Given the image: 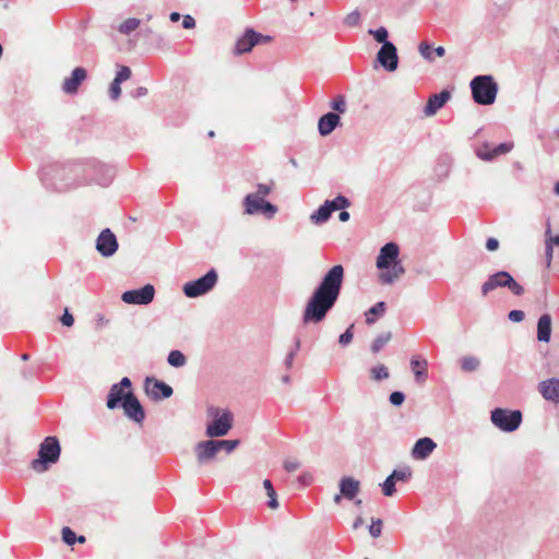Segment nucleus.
I'll use <instances>...</instances> for the list:
<instances>
[{
  "label": "nucleus",
  "instance_id": "1",
  "mask_svg": "<svg viewBox=\"0 0 559 559\" xmlns=\"http://www.w3.org/2000/svg\"><path fill=\"white\" fill-rule=\"evenodd\" d=\"M343 278V266L334 265L317 287V322L323 320L328 311L335 305L341 293Z\"/></svg>",
  "mask_w": 559,
  "mask_h": 559
},
{
  "label": "nucleus",
  "instance_id": "2",
  "mask_svg": "<svg viewBox=\"0 0 559 559\" xmlns=\"http://www.w3.org/2000/svg\"><path fill=\"white\" fill-rule=\"evenodd\" d=\"M400 249L394 242L385 243L379 252L376 265L382 272L379 281L382 284L390 285L397 281L405 272L401 261H399Z\"/></svg>",
  "mask_w": 559,
  "mask_h": 559
},
{
  "label": "nucleus",
  "instance_id": "3",
  "mask_svg": "<svg viewBox=\"0 0 559 559\" xmlns=\"http://www.w3.org/2000/svg\"><path fill=\"white\" fill-rule=\"evenodd\" d=\"M61 448L56 437H47L39 445L38 457L33 460L31 467L36 473H44L51 464L58 462Z\"/></svg>",
  "mask_w": 559,
  "mask_h": 559
},
{
  "label": "nucleus",
  "instance_id": "4",
  "mask_svg": "<svg viewBox=\"0 0 559 559\" xmlns=\"http://www.w3.org/2000/svg\"><path fill=\"white\" fill-rule=\"evenodd\" d=\"M206 413L211 418L205 430L207 437H224L233 428L234 416L228 409L210 406Z\"/></svg>",
  "mask_w": 559,
  "mask_h": 559
},
{
  "label": "nucleus",
  "instance_id": "5",
  "mask_svg": "<svg viewBox=\"0 0 559 559\" xmlns=\"http://www.w3.org/2000/svg\"><path fill=\"white\" fill-rule=\"evenodd\" d=\"M471 90L473 99L479 105H491L495 103L498 85L490 75H479L472 80Z\"/></svg>",
  "mask_w": 559,
  "mask_h": 559
},
{
  "label": "nucleus",
  "instance_id": "6",
  "mask_svg": "<svg viewBox=\"0 0 559 559\" xmlns=\"http://www.w3.org/2000/svg\"><path fill=\"white\" fill-rule=\"evenodd\" d=\"M242 205L246 215H261L266 219H272L278 211L276 205L265 199L249 193L243 198Z\"/></svg>",
  "mask_w": 559,
  "mask_h": 559
},
{
  "label": "nucleus",
  "instance_id": "7",
  "mask_svg": "<svg viewBox=\"0 0 559 559\" xmlns=\"http://www.w3.org/2000/svg\"><path fill=\"white\" fill-rule=\"evenodd\" d=\"M218 280V275L214 269L210 270L202 277L187 282L183 287V294L189 298H197L211 292Z\"/></svg>",
  "mask_w": 559,
  "mask_h": 559
},
{
  "label": "nucleus",
  "instance_id": "8",
  "mask_svg": "<svg viewBox=\"0 0 559 559\" xmlns=\"http://www.w3.org/2000/svg\"><path fill=\"white\" fill-rule=\"evenodd\" d=\"M490 419L491 423L500 430L512 432L520 427L522 423V413L520 411L495 408L491 412Z\"/></svg>",
  "mask_w": 559,
  "mask_h": 559
},
{
  "label": "nucleus",
  "instance_id": "9",
  "mask_svg": "<svg viewBox=\"0 0 559 559\" xmlns=\"http://www.w3.org/2000/svg\"><path fill=\"white\" fill-rule=\"evenodd\" d=\"M499 287H508L516 296H521L524 293L523 287L508 272L504 271L490 275L489 278L483 284L481 293L483 295H487L489 292Z\"/></svg>",
  "mask_w": 559,
  "mask_h": 559
},
{
  "label": "nucleus",
  "instance_id": "10",
  "mask_svg": "<svg viewBox=\"0 0 559 559\" xmlns=\"http://www.w3.org/2000/svg\"><path fill=\"white\" fill-rule=\"evenodd\" d=\"M155 288L151 284H146L140 289L127 290L122 294L121 299L129 305H148L153 301Z\"/></svg>",
  "mask_w": 559,
  "mask_h": 559
},
{
  "label": "nucleus",
  "instance_id": "11",
  "mask_svg": "<svg viewBox=\"0 0 559 559\" xmlns=\"http://www.w3.org/2000/svg\"><path fill=\"white\" fill-rule=\"evenodd\" d=\"M96 250L100 255L109 258L118 250V241L115 234L109 229H103L96 239Z\"/></svg>",
  "mask_w": 559,
  "mask_h": 559
},
{
  "label": "nucleus",
  "instance_id": "12",
  "mask_svg": "<svg viewBox=\"0 0 559 559\" xmlns=\"http://www.w3.org/2000/svg\"><path fill=\"white\" fill-rule=\"evenodd\" d=\"M377 61L389 72H393L399 66L397 49L393 43L382 45L377 53Z\"/></svg>",
  "mask_w": 559,
  "mask_h": 559
},
{
  "label": "nucleus",
  "instance_id": "13",
  "mask_svg": "<svg viewBox=\"0 0 559 559\" xmlns=\"http://www.w3.org/2000/svg\"><path fill=\"white\" fill-rule=\"evenodd\" d=\"M348 206L349 201L343 195L325 201L324 204L317 210V223L326 222L333 212L345 210Z\"/></svg>",
  "mask_w": 559,
  "mask_h": 559
},
{
  "label": "nucleus",
  "instance_id": "14",
  "mask_svg": "<svg viewBox=\"0 0 559 559\" xmlns=\"http://www.w3.org/2000/svg\"><path fill=\"white\" fill-rule=\"evenodd\" d=\"M122 407L126 416L141 424L145 418V413L140 404L139 400L133 395L131 391H128L122 402Z\"/></svg>",
  "mask_w": 559,
  "mask_h": 559
},
{
  "label": "nucleus",
  "instance_id": "15",
  "mask_svg": "<svg viewBox=\"0 0 559 559\" xmlns=\"http://www.w3.org/2000/svg\"><path fill=\"white\" fill-rule=\"evenodd\" d=\"M262 34L257 33L252 28H247L241 37L235 44L234 53L239 56L251 51V49L260 44Z\"/></svg>",
  "mask_w": 559,
  "mask_h": 559
},
{
  "label": "nucleus",
  "instance_id": "16",
  "mask_svg": "<svg viewBox=\"0 0 559 559\" xmlns=\"http://www.w3.org/2000/svg\"><path fill=\"white\" fill-rule=\"evenodd\" d=\"M215 440L200 441L194 447V452L199 465H206L212 462L217 452Z\"/></svg>",
  "mask_w": 559,
  "mask_h": 559
},
{
  "label": "nucleus",
  "instance_id": "17",
  "mask_svg": "<svg viewBox=\"0 0 559 559\" xmlns=\"http://www.w3.org/2000/svg\"><path fill=\"white\" fill-rule=\"evenodd\" d=\"M145 392L152 400L158 401L170 397L173 389L163 381L147 378L145 381Z\"/></svg>",
  "mask_w": 559,
  "mask_h": 559
},
{
  "label": "nucleus",
  "instance_id": "18",
  "mask_svg": "<svg viewBox=\"0 0 559 559\" xmlns=\"http://www.w3.org/2000/svg\"><path fill=\"white\" fill-rule=\"evenodd\" d=\"M131 381L129 378L124 377L121 379L119 383L114 384L110 388L108 397H107V407L109 409H114L118 407V405L124 401L126 393L123 390L130 389Z\"/></svg>",
  "mask_w": 559,
  "mask_h": 559
},
{
  "label": "nucleus",
  "instance_id": "19",
  "mask_svg": "<svg viewBox=\"0 0 559 559\" xmlns=\"http://www.w3.org/2000/svg\"><path fill=\"white\" fill-rule=\"evenodd\" d=\"M538 392L544 400L559 404V379L549 378L538 383Z\"/></svg>",
  "mask_w": 559,
  "mask_h": 559
},
{
  "label": "nucleus",
  "instance_id": "20",
  "mask_svg": "<svg viewBox=\"0 0 559 559\" xmlns=\"http://www.w3.org/2000/svg\"><path fill=\"white\" fill-rule=\"evenodd\" d=\"M87 72L84 68H75L71 75L66 78L62 84V91L67 94H75L79 86L86 80Z\"/></svg>",
  "mask_w": 559,
  "mask_h": 559
},
{
  "label": "nucleus",
  "instance_id": "21",
  "mask_svg": "<svg viewBox=\"0 0 559 559\" xmlns=\"http://www.w3.org/2000/svg\"><path fill=\"white\" fill-rule=\"evenodd\" d=\"M437 448V443L429 437L418 439L413 449L412 456L415 460H426Z\"/></svg>",
  "mask_w": 559,
  "mask_h": 559
},
{
  "label": "nucleus",
  "instance_id": "22",
  "mask_svg": "<svg viewBox=\"0 0 559 559\" xmlns=\"http://www.w3.org/2000/svg\"><path fill=\"white\" fill-rule=\"evenodd\" d=\"M450 97L451 94L449 91H442L440 94L431 95L424 108L425 116H435L437 111L445 105Z\"/></svg>",
  "mask_w": 559,
  "mask_h": 559
},
{
  "label": "nucleus",
  "instance_id": "23",
  "mask_svg": "<svg viewBox=\"0 0 559 559\" xmlns=\"http://www.w3.org/2000/svg\"><path fill=\"white\" fill-rule=\"evenodd\" d=\"M340 115L336 112L323 115L318 121L319 133L323 136L329 135L340 124Z\"/></svg>",
  "mask_w": 559,
  "mask_h": 559
},
{
  "label": "nucleus",
  "instance_id": "24",
  "mask_svg": "<svg viewBox=\"0 0 559 559\" xmlns=\"http://www.w3.org/2000/svg\"><path fill=\"white\" fill-rule=\"evenodd\" d=\"M360 483L353 477H343L340 481L341 495L347 499H354L359 491Z\"/></svg>",
  "mask_w": 559,
  "mask_h": 559
},
{
  "label": "nucleus",
  "instance_id": "25",
  "mask_svg": "<svg viewBox=\"0 0 559 559\" xmlns=\"http://www.w3.org/2000/svg\"><path fill=\"white\" fill-rule=\"evenodd\" d=\"M551 334V318L549 314H543L537 323V338L539 342H549Z\"/></svg>",
  "mask_w": 559,
  "mask_h": 559
},
{
  "label": "nucleus",
  "instance_id": "26",
  "mask_svg": "<svg viewBox=\"0 0 559 559\" xmlns=\"http://www.w3.org/2000/svg\"><path fill=\"white\" fill-rule=\"evenodd\" d=\"M428 362L426 359H420L418 356H413L411 359V368L418 381L427 377Z\"/></svg>",
  "mask_w": 559,
  "mask_h": 559
},
{
  "label": "nucleus",
  "instance_id": "27",
  "mask_svg": "<svg viewBox=\"0 0 559 559\" xmlns=\"http://www.w3.org/2000/svg\"><path fill=\"white\" fill-rule=\"evenodd\" d=\"M461 369L465 372L476 371L480 366V360L476 356H463L460 359Z\"/></svg>",
  "mask_w": 559,
  "mask_h": 559
},
{
  "label": "nucleus",
  "instance_id": "28",
  "mask_svg": "<svg viewBox=\"0 0 559 559\" xmlns=\"http://www.w3.org/2000/svg\"><path fill=\"white\" fill-rule=\"evenodd\" d=\"M141 24V21L135 17H130L123 21L119 27L118 31L123 35H129L132 32H134Z\"/></svg>",
  "mask_w": 559,
  "mask_h": 559
},
{
  "label": "nucleus",
  "instance_id": "29",
  "mask_svg": "<svg viewBox=\"0 0 559 559\" xmlns=\"http://www.w3.org/2000/svg\"><path fill=\"white\" fill-rule=\"evenodd\" d=\"M263 487L266 491V495L267 497L270 498L269 501H267V507L275 510L278 508V501H277V497H276V492L273 488V485L271 483V480L269 479H264L263 481Z\"/></svg>",
  "mask_w": 559,
  "mask_h": 559
},
{
  "label": "nucleus",
  "instance_id": "30",
  "mask_svg": "<svg viewBox=\"0 0 559 559\" xmlns=\"http://www.w3.org/2000/svg\"><path fill=\"white\" fill-rule=\"evenodd\" d=\"M385 311V304L383 301L377 302L366 312V322L372 324L376 319L374 316H382Z\"/></svg>",
  "mask_w": 559,
  "mask_h": 559
},
{
  "label": "nucleus",
  "instance_id": "31",
  "mask_svg": "<svg viewBox=\"0 0 559 559\" xmlns=\"http://www.w3.org/2000/svg\"><path fill=\"white\" fill-rule=\"evenodd\" d=\"M167 361L170 366L180 368L187 364L186 356L180 350H171L168 354Z\"/></svg>",
  "mask_w": 559,
  "mask_h": 559
},
{
  "label": "nucleus",
  "instance_id": "32",
  "mask_svg": "<svg viewBox=\"0 0 559 559\" xmlns=\"http://www.w3.org/2000/svg\"><path fill=\"white\" fill-rule=\"evenodd\" d=\"M217 452L225 451L231 453L240 443L239 440H215Z\"/></svg>",
  "mask_w": 559,
  "mask_h": 559
},
{
  "label": "nucleus",
  "instance_id": "33",
  "mask_svg": "<svg viewBox=\"0 0 559 559\" xmlns=\"http://www.w3.org/2000/svg\"><path fill=\"white\" fill-rule=\"evenodd\" d=\"M314 320V293L310 296L307 302V307L304 313V324H307Z\"/></svg>",
  "mask_w": 559,
  "mask_h": 559
},
{
  "label": "nucleus",
  "instance_id": "34",
  "mask_svg": "<svg viewBox=\"0 0 559 559\" xmlns=\"http://www.w3.org/2000/svg\"><path fill=\"white\" fill-rule=\"evenodd\" d=\"M369 34L374 38L376 41L385 45V43H390L388 40L389 33L385 27L381 26L377 29H369Z\"/></svg>",
  "mask_w": 559,
  "mask_h": 559
},
{
  "label": "nucleus",
  "instance_id": "35",
  "mask_svg": "<svg viewBox=\"0 0 559 559\" xmlns=\"http://www.w3.org/2000/svg\"><path fill=\"white\" fill-rule=\"evenodd\" d=\"M389 476L395 481H407L412 476V472L409 467H405L401 469H394Z\"/></svg>",
  "mask_w": 559,
  "mask_h": 559
},
{
  "label": "nucleus",
  "instance_id": "36",
  "mask_svg": "<svg viewBox=\"0 0 559 559\" xmlns=\"http://www.w3.org/2000/svg\"><path fill=\"white\" fill-rule=\"evenodd\" d=\"M390 340L391 333H384L379 335L371 345L372 352L378 353Z\"/></svg>",
  "mask_w": 559,
  "mask_h": 559
},
{
  "label": "nucleus",
  "instance_id": "37",
  "mask_svg": "<svg viewBox=\"0 0 559 559\" xmlns=\"http://www.w3.org/2000/svg\"><path fill=\"white\" fill-rule=\"evenodd\" d=\"M273 183H258L257 191L251 194L265 199L273 191Z\"/></svg>",
  "mask_w": 559,
  "mask_h": 559
},
{
  "label": "nucleus",
  "instance_id": "38",
  "mask_svg": "<svg viewBox=\"0 0 559 559\" xmlns=\"http://www.w3.org/2000/svg\"><path fill=\"white\" fill-rule=\"evenodd\" d=\"M395 480L392 479L390 476L386 477V479L383 481V484L381 485L382 487V492L385 497H392L396 489H395Z\"/></svg>",
  "mask_w": 559,
  "mask_h": 559
},
{
  "label": "nucleus",
  "instance_id": "39",
  "mask_svg": "<svg viewBox=\"0 0 559 559\" xmlns=\"http://www.w3.org/2000/svg\"><path fill=\"white\" fill-rule=\"evenodd\" d=\"M372 378L377 381L389 378L388 368L384 365H378L371 369Z\"/></svg>",
  "mask_w": 559,
  "mask_h": 559
},
{
  "label": "nucleus",
  "instance_id": "40",
  "mask_svg": "<svg viewBox=\"0 0 559 559\" xmlns=\"http://www.w3.org/2000/svg\"><path fill=\"white\" fill-rule=\"evenodd\" d=\"M477 156L483 160H491L495 158L492 148L488 144H484L476 152Z\"/></svg>",
  "mask_w": 559,
  "mask_h": 559
},
{
  "label": "nucleus",
  "instance_id": "41",
  "mask_svg": "<svg viewBox=\"0 0 559 559\" xmlns=\"http://www.w3.org/2000/svg\"><path fill=\"white\" fill-rule=\"evenodd\" d=\"M418 51L427 61H433L431 46L428 43L421 41L418 46Z\"/></svg>",
  "mask_w": 559,
  "mask_h": 559
},
{
  "label": "nucleus",
  "instance_id": "42",
  "mask_svg": "<svg viewBox=\"0 0 559 559\" xmlns=\"http://www.w3.org/2000/svg\"><path fill=\"white\" fill-rule=\"evenodd\" d=\"M514 147L513 142L501 143L492 148L495 158L499 155L509 153Z\"/></svg>",
  "mask_w": 559,
  "mask_h": 559
},
{
  "label": "nucleus",
  "instance_id": "43",
  "mask_svg": "<svg viewBox=\"0 0 559 559\" xmlns=\"http://www.w3.org/2000/svg\"><path fill=\"white\" fill-rule=\"evenodd\" d=\"M331 108L337 112H345L346 110V102H345V98L343 96H337L336 98H334L332 102H331Z\"/></svg>",
  "mask_w": 559,
  "mask_h": 559
},
{
  "label": "nucleus",
  "instance_id": "44",
  "mask_svg": "<svg viewBox=\"0 0 559 559\" xmlns=\"http://www.w3.org/2000/svg\"><path fill=\"white\" fill-rule=\"evenodd\" d=\"M130 76H131L130 68L126 67V66H120L118 72L116 74L115 80H117L118 82L122 83V82L129 80Z\"/></svg>",
  "mask_w": 559,
  "mask_h": 559
},
{
  "label": "nucleus",
  "instance_id": "45",
  "mask_svg": "<svg viewBox=\"0 0 559 559\" xmlns=\"http://www.w3.org/2000/svg\"><path fill=\"white\" fill-rule=\"evenodd\" d=\"M62 539L66 544L73 545L76 540V535L70 527H63Z\"/></svg>",
  "mask_w": 559,
  "mask_h": 559
},
{
  "label": "nucleus",
  "instance_id": "46",
  "mask_svg": "<svg viewBox=\"0 0 559 559\" xmlns=\"http://www.w3.org/2000/svg\"><path fill=\"white\" fill-rule=\"evenodd\" d=\"M382 532V521L380 519L372 520L369 526V533L372 537H379Z\"/></svg>",
  "mask_w": 559,
  "mask_h": 559
},
{
  "label": "nucleus",
  "instance_id": "47",
  "mask_svg": "<svg viewBox=\"0 0 559 559\" xmlns=\"http://www.w3.org/2000/svg\"><path fill=\"white\" fill-rule=\"evenodd\" d=\"M121 83L114 79L109 87V96L111 99L117 100L121 95Z\"/></svg>",
  "mask_w": 559,
  "mask_h": 559
},
{
  "label": "nucleus",
  "instance_id": "48",
  "mask_svg": "<svg viewBox=\"0 0 559 559\" xmlns=\"http://www.w3.org/2000/svg\"><path fill=\"white\" fill-rule=\"evenodd\" d=\"M359 21H360V14L359 12L357 11H354L349 14L346 15L345 20H344V23L347 25V26H356L359 24Z\"/></svg>",
  "mask_w": 559,
  "mask_h": 559
},
{
  "label": "nucleus",
  "instance_id": "49",
  "mask_svg": "<svg viewBox=\"0 0 559 559\" xmlns=\"http://www.w3.org/2000/svg\"><path fill=\"white\" fill-rule=\"evenodd\" d=\"M353 325H350L343 334H341L338 342L341 345L345 346L348 345L353 340V333H352Z\"/></svg>",
  "mask_w": 559,
  "mask_h": 559
},
{
  "label": "nucleus",
  "instance_id": "50",
  "mask_svg": "<svg viewBox=\"0 0 559 559\" xmlns=\"http://www.w3.org/2000/svg\"><path fill=\"white\" fill-rule=\"evenodd\" d=\"M404 400H405L404 394L399 391H395V392L391 393V395H390V402H391V404H393L395 406L402 405Z\"/></svg>",
  "mask_w": 559,
  "mask_h": 559
},
{
  "label": "nucleus",
  "instance_id": "51",
  "mask_svg": "<svg viewBox=\"0 0 559 559\" xmlns=\"http://www.w3.org/2000/svg\"><path fill=\"white\" fill-rule=\"evenodd\" d=\"M298 348H299V340H297V341H296L295 348H294V349H292V350L287 354V356H286V358H285V360H284V364H285L286 368H290V367L293 366L294 357H295L296 352L298 350Z\"/></svg>",
  "mask_w": 559,
  "mask_h": 559
},
{
  "label": "nucleus",
  "instance_id": "52",
  "mask_svg": "<svg viewBox=\"0 0 559 559\" xmlns=\"http://www.w3.org/2000/svg\"><path fill=\"white\" fill-rule=\"evenodd\" d=\"M524 312L522 310H512L509 312L508 318L512 322H521L524 320Z\"/></svg>",
  "mask_w": 559,
  "mask_h": 559
},
{
  "label": "nucleus",
  "instance_id": "53",
  "mask_svg": "<svg viewBox=\"0 0 559 559\" xmlns=\"http://www.w3.org/2000/svg\"><path fill=\"white\" fill-rule=\"evenodd\" d=\"M300 467V462L297 460H287L284 463V468L287 472H295Z\"/></svg>",
  "mask_w": 559,
  "mask_h": 559
},
{
  "label": "nucleus",
  "instance_id": "54",
  "mask_svg": "<svg viewBox=\"0 0 559 559\" xmlns=\"http://www.w3.org/2000/svg\"><path fill=\"white\" fill-rule=\"evenodd\" d=\"M61 323L66 326H72L74 323V319L71 313H69L68 309L64 310L63 316L61 317Z\"/></svg>",
  "mask_w": 559,
  "mask_h": 559
},
{
  "label": "nucleus",
  "instance_id": "55",
  "mask_svg": "<svg viewBox=\"0 0 559 559\" xmlns=\"http://www.w3.org/2000/svg\"><path fill=\"white\" fill-rule=\"evenodd\" d=\"M182 27L186 29L194 28L195 27L194 19L189 14L185 15L183 20H182Z\"/></svg>",
  "mask_w": 559,
  "mask_h": 559
},
{
  "label": "nucleus",
  "instance_id": "56",
  "mask_svg": "<svg viewBox=\"0 0 559 559\" xmlns=\"http://www.w3.org/2000/svg\"><path fill=\"white\" fill-rule=\"evenodd\" d=\"M546 242H550L551 246H558L559 247V235L557 236H551L550 235V227H548L547 231H546Z\"/></svg>",
  "mask_w": 559,
  "mask_h": 559
},
{
  "label": "nucleus",
  "instance_id": "57",
  "mask_svg": "<svg viewBox=\"0 0 559 559\" xmlns=\"http://www.w3.org/2000/svg\"><path fill=\"white\" fill-rule=\"evenodd\" d=\"M486 248L488 251H495L499 248V241L496 238H488Z\"/></svg>",
  "mask_w": 559,
  "mask_h": 559
},
{
  "label": "nucleus",
  "instance_id": "58",
  "mask_svg": "<svg viewBox=\"0 0 559 559\" xmlns=\"http://www.w3.org/2000/svg\"><path fill=\"white\" fill-rule=\"evenodd\" d=\"M298 480L301 484V486H307L311 483L312 476H311V474H305V475L300 476Z\"/></svg>",
  "mask_w": 559,
  "mask_h": 559
},
{
  "label": "nucleus",
  "instance_id": "59",
  "mask_svg": "<svg viewBox=\"0 0 559 559\" xmlns=\"http://www.w3.org/2000/svg\"><path fill=\"white\" fill-rule=\"evenodd\" d=\"M552 252H554V249H552L551 243L546 242V259H547L548 264H550V261L552 259Z\"/></svg>",
  "mask_w": 559,
  "mask_h": 559
},
{
  "label": "nucleus",
  "instance_id": "60",
  "mask_svg": "<svg viewBox=\"0 0 559 559\" xmlns=\"http://www.w3.org/2000/svg\"><path fill=\"white\" fill-rule=\"evenodd\" d=\"M146 94H147V88L143 87V86H140V87H138L134 91L133 96L134 97H142V96H145Z\"/></svg>",
  "mask_w": 559,
  "mask_h": 559
},
{
  "label": "nucleus",
  "instance_id": "61",
  "mask_svg": "<svg viewBox=\"0 0 559 559\" xmlns=\"http://www.w3.org/2000/svg\"><path fill=\"white\" fill-rule=\"evenodd\" d=\"M341 222H347L349 219V213L346 211H342L338 215Z\"/></svg>",
  "mask_w": 559,
  "mask_h": 559
},
{
  "label": "nucleus",
  "instance_id": "62",
  "mask_svg": "<svg viewBox=\"0 0 559 559\" xmlns=\"http://www.w3.org/2000/svg\"><path fill=\"white\" fill-rule=\"evenodd\" d=\"M364 524V520L361 516H357V519L355 520L354 524H353V528L354 530H357L358 527H360L361 525Z\"/></svg>",
  "mask_w": 559,
  "mask_h": 559
},
{
  "label": "nucleus",
  "instance_id": "63",
  "mask_svg": "<svg viewBox=\"0 0 559 559\" xmlns=\"http://www.w3.org/2000/svg\"><path fill=\"white\" fill-rule=\"evenodd\" d=\"M433 51L438 57H443L445 53V49L442 46L435 48Z\"/></svg>",
  "mask_w": 559,
  "mask_h": 559
},
{
  "label": "nucleus",
  "instance_id": "64",
  "mask_svg": "<svg viewBox=\"0 0 559 559\" xmlns=\"http://www.w3.org/2000/svg\"><path fill=\"white\" fill-rule=\"evenodd\" d=\"M181 15L178 12H173L169 15V19L171 22H178L180 20Z\"/></svg>",
  "mask_w": 559,
  "mask_h": 559
}]
</instances>
